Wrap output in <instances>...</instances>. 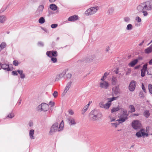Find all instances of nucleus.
<instances>
[{"instance_id": "nucleus-63", "label": "nucleus", "mask_w": 152, "mask_h": 152, "mask_svg": "<svg viewBox=\"0 0 152 152\" xmlns=\"http://www.w3.org/2000/svg\"><path fill=\"white\" fill-rule=\"evenodd\" d=\"M132 114L137 116H138L139 115V114L138 113Z\"/></svg>"}, {"instance_id": "nucleus-19", "label": "nucleus", "mask_w": 152, "mask_h": 152, "mask_svg": "<svg viewBox=\"0 0 152 152\" xmlns=\"http://www.w3.org/2000/svg\"><path fill=\"white\" fill-rule=\"evenodd\" d=\"M117 82V78L116 77L112 76L111 78V83L113 85L116 84Z\"/></svg>"}, {"instance_id": "nucleus-6", "label": "nucleus", "mask_w": 152, "mask_h": 152, "mask_svg": "<svg viewBox=\"0 0 152 152\" xmlns=\"http://www.w3.org/2000/svg\"><path fill=\"white\" fill-rule=\"evenodd\" d=\"M118 97H113L112 98H109L107 99L108 102L107 103L104 104V108L105 109H108L111 104V102L116 100Z\"/></svg>"}, {"instance_id": "nucleus-36", "label": "nucleus", "mask_w": 152, "mask_h": 152, "mask_svg": "<svg viewBox=\"0 0 152 152\" xmlns=\"http://www.w3.org/2000/svg\"><path fill=\"white\" fill-rule=\"evenodd\" d=\"M148 64L146 63L143 65L142 69L141 70H143L147 71V70Z\"/></svg>"}, {"instance_id": "nucleus-18", "label": "nucleus", "mask_w": 152, "mask_h": 152, "mask_svg": "<svg viewBox=\"0 0 152 152\" xmlns=\"http://www.w3.org/2000/svg\"><path fill=\"white\" fill-rule=\"evenodd\" d=\"M34 130L32 129L30 130L29 135L31 139L33 140L35 139V137L34 136Z\"/></svg>"}, {"instance_id": "nucleus-29", "label": "nucleus", "mask_w": 152, "mask_h": 152, "mask_svg": "<svg viewBox=\"0 0 152 152\" xmlns=\"http://www.w3.org/2000/svg\"><path fill=\"white\" fill-rule=\"evenodd\" d=\"M133 28V26L131 24H128L126 27V30L127 31H130Z\"/></svg>"}, {"instance_id": "nucleus-34", "label": "nucleus", "mask_w": 152, "mask_h": 152, "mask_svg": "<svg viewBox=\"0 0 152 152\" xmlns=\"http://www.w3.org/2000/svg\"><path fill=\"white\" fill-rule=\"evenodd\" d=\"M124 20L125 22L128 23L130 22V19L128 17H125L124 18Z\"/></svg>"}, {"instance_id": "nucleus-46", "label": "nucleus", "mask_w": 152, "mask_h": 152, "mask_svg": "<svg viewBox=\"0 0 152 152\" xmlns=\"http://www.w3.org/2000/svg\"><path fill=\"white\" fill-rule=\"evenodd\" d=\"M58 25L57 24H52L51 25V28H56L57 27V26H58Z\"/></svg>"}, {"instance_id": "nucleus-47", "label": "nucleus", "mask_w": 152, "mask_h": 152, "mask_svg": "<svg viewBox=\"0 0 152 152\" xmlns=\"http://www.w3.org/2000/svg\"><path fill=\"white\" fill-rule=\"evenodd\" d=\"M61 78L60 77V76L59 75H56L55 79L56 81H57L59 80H60Z\"/></svg>"}, {"instance_id": "nucleus-41", "label": "nucleus", "mask_w": 152, "mask_h": 152, "mask_svg": "<svg viewBox=\"0 0 152 152\" xmlns=\"http://www.w3.org/2000/svg\"><path fill=\"white\" fill-rule=\"evenodd\" d=\"M99 105L100 107L104 108V104L103 102H101L99 104Z\"/></svg>"}, {"instance_id": "nucleus-35", "label": "nucleus", "mask_w": 152, "mask_h": 152, "mask_svg": "<svg viewBox=\"0 0 152 152\" xmlns=\"http://www.w3.org/2000/svg\"><path fill=\"white\" fill-rule=\"evenodd\" d=\"M148 89L150 93L152 94V85L151 84L148 85Z\"/></svg>"}, {"instance_id": "nucleus-54", "label": "nucleus", "mask_w": 152, "mask_h": 152, "mask_svg": "<svg viewBox=\"0 0 152 152\" xmlns=\"http://www.w3.org/2000/svg\"><path fill=\"white\" fill-rule=\"evenodd\" d=\"M142 89L143 90V91H144V92H145V88L144 86V85H143V83L142 84Z\"/></svg>"}, {"instance_id": "nucleus-56", "label": "nucleus", "mask_w": 152, "mask_h": 152, "mask_svg": "<svg viewBox=\"0 0 152 152\" xmlns=\"http://www.w3.org/2000/svg\"><path fill=\"white\" fill-rule=\"evenodd\" d=\"M17 72L20 75L22 74L23 73V71L22 70H17Z\"/></svg>"}, {"instance_id": "nucleus-38", "label": "nucleus", "mask_w": 152, "mask_h": 152, "mask_svg": "<svg viewBox=\"0 0 152 152\" xmlns=\"http://www.w3.org/2000/svg\"><path fill=\"white\" fill-rule=\"evenodd\" d=\"M135 20L137 23H140L141 21V18L139 16H137L135 18Z\"/></svg>"}, {"instance_id": "nucleus-53", "label": "nucleus", "mask_w": 152, "mask_h": 152, "mask_svg": "<svg viewBox=\"0 0 152 152\" xmlns=\"http://www.w3.org/2000/svg\"><path fill=\"white\" fill-rule=\"evenodd\" d=\"M111 124L113 125H114L115 128H116L117 126L119 124V123H111Z\"/></svg>"}, {"instance_id": "nucleus-55", "label": "nucleus", "mask_w": 152, "mask_h": 152, "mask_svg": "<svg viewBox=\"0 0 152 152\" xmlns=\"http://www.w3.org/2000/svg\"><path fill=\"white\" fill-rule=\"evenodd\" d=\"M131 70L130 69H129L126 72V75H128L130 74L131 73Z\"/></svg>"}, {"instance_id": "nucleus-43", "label": "nucleus", "mask_w": 152, "mask_h": 152, "mask_svg": "<svg viewBox=\"0 0 152 152\" xmlns=\"http://www.w3.org/2000/svg\"><path fill=\"white\" fill-rule=\"evenodd\" d=\"M65 73L66 72L64 71L62 72L61 73H60V74H59L60 76V77L61 78L64 77Z\"/></svg>"}, {"instance_id": "nucleus-62", "label": "nucleus", "mask_w": 152, "mask_h": 152, "mask_svg": "<svg viewBox=\"0 0 152 152\" xmlns=\"http://www.w3.org/2000/svg\"><path fill=\"white\" fill-rule=\"evenodd\" d=\"M148 63L150 65H152V59L149 61Z\"/></svg>"}, {"instance_id": "nucleus-13", "label": "nucleus", "mask_w": 152, "mask_h": 152, "mask_svg": "<svg viewBox=\"0 0 152 152\" xmlns=\"http://www.w3.org/2000/svg\"><path fill=\"white\" fill-rule=\"evenodd\" d=\"M72 84V82L71 81H69L67 83L65 88V89L62 94V96H64L65 95L67 91L69 89V88L71 87Z\"/></svg>"}, {"instance_id": "nucleus-40", "label": "nucleus", "mask_w": 152, "mask_h": 152, "mask_svg": "<svg viewBox=\"0 0 152 152\" xmlns=\"http://www.w3.org/2000/svg\"><path fill=\"white\" fill-rule=\"evenodd\" d=\"M141 76L142 77H143L145 76V74L146 71L143 70H141Z\"/></svg>"}, {"instance_id": "nucleus-27", "label": "nucleus", "mask_w": 152, "mask_h": 152, "mask_svg": "<svg viewBox=\"0 0 152 152\" xmlns=\"http://www.w3.org/2000/svg\"><path fill=\"white\" fill-rule=\"evenodd\" d=\"M120 109L119 107V106H118L116 107H113L111 110V112L112 113H113L119 110Z\"/></svg>"}, {"instance_id": "nucleus-33", "label": "nucleus", "mask_w": 152, "mask_h": 152, "mask_svg": "<svg viewBox=\"0 0 152 152\" xmlns=\"http://www.w3.org/2000/svg\"><path fill=\"white\" fill-rule=\"evenodd\" d=\"M6 46V44L5 42H2L0 45V48L2 49L5 48Z\"/></svg>"}, {"instance_id": "nucleus-8", "label": "nucleus", "mask_w": 152, "mask_h": 152, "mask_svg": "<svg viewBox=\"0 0 152 152\" xmlns=\"http://www.w3.org/2000/svg\"><path fill=\"white\" fill-rule=\"evenodd\" d=\"M99 86L101 88L107 89L109 86L107 81H101L99 83Z\"/></svg>"}, {"instance_id": "nucleus-22", "label": "nucleus", "mask_w": 152, "mask_h": 152, "mask_svg": "<svg viewBox=\"0 0 152 152\" xmlns=\"http://www.w3.org/2000/svg\"><path fill=\"white\" fill-rule=\"evenodd\" d=\"M78 19V17L77 15H73L70 16L68 18V20L72 21Z\"/></svg>"}, {"instance_id": "nucleus-17", "label": "nucleus", "mask_w": 152, "mask_h": 152, "mask_svg": "<svg viewBox=\"0 0 152 152\" xmlns=\"http://www.w3.org/2000/svg\"><path fill=\"white\" fill-rule=\"evenodd\" d=\"M68 120L69 122V124L70 125H75L76 124L75 119L74 118H68Z\"/></svg>"}, {"instance_id": "nucleus-7", "label": "nucleus", "mask_w": 152, "mask_h": 152, "mask_svg": "<svg viewBox=\"0 0 152 152\" xmlns=\"http://www.w3.org/2000/svg\"><path fill=\"white\" fill-rule=\"evenodd\" d=\"M49 105L47 104L42 103L38 106V110H41L42 111H46L49 109Z\"/></svg>"}, {"instance_id": "nucleus-64", "label": "nucleus", "mask_w": 152, "mask_h": 152, "mask_svg": "<svg viewBox=\"0 0 152 152\" xmlns=\"http://www.w3.org/2000/svg\"><path fill=\"white\" fill-rule=\"evenodd\" d=\"M139 96L141 97L142 96V92H140Z\"/></svg>"}, {"instance_id": "nucleus-21", "label": "nucleus", "mask_w": 152, "mask_h": 152, "mask_svg": "<svg viewBox=\"0 0 152 152\" xmlns=\"http://www.w3.org/2000/svg\"><path fill=\"white\" fill-rule=\"evenodd\" d=\"M138 61V60L137 59H135L133 61L131 62L128 65L130 67H133L136 64H137Z\"/></svg>"}, {"instance_id": "nucleus-16", "label": "nucleus", "mask_w": 152, "mask_h": 152, "mask_svg": "<svg viewBox=\"0 0 152 152\" xmlns=\"http://www.w3.org/2000/svg\"><path fill=\"white\" fill-rule=\"evenodd\" d=\"M114 8L113 7H109L107 10V14L108 15H111L113 14L114 12Z\"/></svg>"}, {"instance_id": "nucleus-26", "label": "nucleus", "mask_w": 152, "mask_h": 152, "mask_svg": "<svg viewBox=\"0 0 152 152\" xmlns=\"http://www.w3.org/2000/svg\"><path fill=\"white\" fill-rule=\"evenodd\" d=\"M127 118H125V117L121 116V118H120V119L118 120L117 121H118V123H121L125 121L127 119Z\"/></svg>"}, {"instance_id": "nucleus-23", "label": "nucleus", "mask_w": 152, "mask_h": 152, "mask_svg": "<svg viewBox=\"0 0 152 152\" xmlns=\"http://www.w3.org/2000/svg\"><path fill=\"white\" fill-rule=\"evenodd\" d=\"M143 115L146 118H148L150 115L149 111L148 110H145L143 112Z\"/></svg>"}, {"instance_id": "nucleus-1", "label": "nucleus", "mask_w": 152, "mask_h": 152, "mask_svg": "<svg viewBox=\"0 0 152 152\" xmlns=\"http://www.w3.org/2000/svg\"><path fill=\"white\" fill-rule=\"evenodd\" d=\"M152 9V1H149L140 3L136 8L137 13H142L144 16L148 15L147 11Z\"/></svg>"}, {"instance_id": "nucleus-24", "label": "nucleus", "mask_w": 152, "mask_h": 152, "mask_svg": "<svg viewBox=\"0 0 152 152\" xmlns=\"http://www.w3.org/2000/svg\"><path fill=\"white\" fill-rule=\"evenodd\" d=\"M50 8L53 11H56L58 8L56 5L54 4H51L50 5Z\"/></svg>"}, {"instance_id": "nucleus-42", "label": "nucleus", "mask_w": 152, "mask_h": 152, "mask_svg": "<svg viewBox=\"0 0 152 152\" xmlns=\"http://www.w3.org/2000/svg\"><path fill=\"white\" fill-rule=\"evenodd\" d=\"M72 76V74L71 73H68L66 74L67 78L69 79H70Z\"/></svg>"}, {"instance_id": "nucleus-52", "label": "nucleus", "mask_w": 152, "mask_h": 152, "mask_svg": "<svg viewBox=\"0 0 152 152\" xmlns=\"http://www.w3.org/2000/svg\"><path fill=\"white\" fill-rule=\"evenodd\" d=\"M69 113L71 115H73L74 114V112L72 110H69Z\"/></svg>"}, {"instance_id": "nucleus-44", "label": "nucleus", "mask_w": 152, "mask_h": 152, "mask_svg": "<svg viewBox=\"0 0 152 152\" xmlns=\"http://www.w3.org/2000/svg\"><path fill=\"white\" fill-rule=\"evenodd\" d=\"M58 92L56 91H54L53 95L54 98H56L58 96Z\"/></svg>"}, {"instance_id": "nucleus-30", "label": "nucleus", "mask_w": 152, "mask_h": 152, "mask_svg": "<svg viewBox=\"0 0 152 152\" xmlns=\"http://www.w3.org/2000/svg\"><path fill=\"white\" fill-rule=\"evenodd\" d=\"M38 21L39 23L43 24L45 22V20L44 17H41L39 19Z\"/></svg>"}, {"instance_id": "nucleus-37", "label": "nucleus", "mask_w": 152, "mask_h": 152, "mask_svg": "<svg viewBox=\"0 0 152 152\" xmlns=\"http://www.w3.org/2000/svg\"><path fill=\"white\" fill-rule=\"evenodd\" d=\"M14 116L15 115L13 113H11L8 115L7 117L10 118H12L14 117Z\"/></svg>"}, {"instance_id": "nucleus-57", "label": "nucleus", "mask_w": 152, "mask_h": 152, "mask_svg": "<svg viewBox=\"0 0 152 152\" xmlns=\"http://www.w3.org/2000/svg\"><path fill=\"white\" fill-rule=\"evenodd\" d=\"M20 78L22 79H23L25 77V75L24 74L22 73L20 75Z\"/></svg>"}, {"instance_id": "nucleus-31", "label": "nucleus", "mask_w": 152, "mask_h": 152, "mask_svg": "<svg viewBox=\"0 0 152 152\" xmlns=\"http://www.w3.org/2000/svg\"><path fill=\"white\" fill-rule=\"evenodd\" d=\"M129 108L130 109L131 113L134 112L135 111V109L133 105H130L129 106Z\"/></svg>"}, {"instance_id": "nucleus-28", "label": "nucleus", "mask_w": 152, "mask_h": 152, "mask_svg": "<svg viewBox=\"0 0 152 152\" xmlns=\"http://www.w3.org/2000/svg\"><path fill=\"white\" fill-rule=\"evenodd\" d=\"M6 20V18L4 15L0 16V22L3 23Z\"/></svg>"}, {"instance_id": "nucleus-58", "label": "nucleus", "mask_w": 152, "mask_h": 152, "mask_svg": "<svg viewBox=\"0 0 152 152\" xmlns=\"http://www.w3.org/2000/svg\"><path fill=\"white\" fill-rule=\"evenodd\" d=\"M108 75V74L106 72L104 74V75L103 76L105 78Z\"/></svg>"}, {"instance_id": "nucleus-3", "label": "nucleus", "mask_w": 152, "mask_h": 152, "mask_svg": "<svg viewBox=\"0 0 152 152\" xmlns=\"http://www.w3.org/2000/svg\"><path fill=\"white\" fill-rule=\"evenodd\" d=\"M102 116V113L97 110H93L91 111L89 115L91 120L93 121L101 119Z\"/></svg>"}, {"instance_id": "nucleus-61", "label": "nucleus", "mask_w": 152, "mask_h": 152, "mask_svg": "<svg viewBox=\"0 0 152 152\" xmlns=\"http://www.w3.org/2000/svg\"><path fill=\"white\" fill-rule=\"evenodd\" d=\"M110 47L109 46L107 47L106 49V52H108L110 50Z\"/></svg>"}, {"instance_id": "nucleus-45", "label": "nucleus", "mask_w": 152, "mask_h": 152, "mask_svg": "<svg viewBox=\"0 0 152 152\" xmlns=\"http://www.w3.org/2000/svg\"><path fill=\"white\" fill-rule=\"evenodd\" d=\"M51 60L53 63H56L57 62V59L55 57H52Z\"/></svg>"}, {"instance_id": "nucleus-15", "label": "nucleus", "mask_w": 152, "mask_h": 152, "mask_svg": "<svg viewBox=\"0 0 152 152\" xmlns=\"http://www.w3.org/2000/svg\"><path fill=\"white\" fill-rule=\"evenodd\" d=\"M0 66H1L2 69L4 70H6L7 71H11L12 69L9 68V65L6 64H2L0 63Z\"/></svg>"}, {"instance_id": "nucleus-59", "label": "nucleus", "mask_w": 152, "mask_h": 152, "mask_svg": "<svg viewBox=\"0 0 152 152\" xmlns=\"http://www.w3.org/2000/svg\"><path fill=\"white\" fill-rule=\"evenodd\" d=\"M33 122H30L28 124L30 127H31L33 126Z\"/></svg>"}, {"instance_id": "nucleus-51", "label": "nucleus", "mask_w": 152, "mask_h": 152, "mask_svg": "<svg viewBox=\"0 0 152 152\" xmlns=\"http://www.w3.org/2000/svg\"><path fill=\"white\" fill-rule=\"evenodd\" d=\"M38 45L40 46H44V44L41 42H39L38 43Z\"/></svg>"}, {"instance_id": "nucleus-49", "label": "nucleus", "mask_w": 152, "mask_h": 152, "mask_svg": "<svg viewBox=\"0 0 152 152\" xmlns=\"http://www.w3.org/2000/svg\"><path fill=\"white\" fill-rule=\"evenodd\" d=\"M17 71H13L12 72V74L13 75H18V73H17Z\"/></svg>"}, {"instance_id": "nucleus-25", "label": "nucleus", "mask_w": 152, "mask_h": 152, "mask_svg": "<svg viewBox=\"0 0 152 152\" xmlns=\"http://www.w3.org/2000/svg\"><path fill=\"white\" fill-rule=\"evenodd\" d=\"M128 115V114L127 113V110H123V113L121 116L125 118H127Z\"/></svg>"}, {"instance_id": "nucleus-39", "label": "nucleus", "mask_w": 152, "mask_h": 152, "mask_svg": "<svg viewBox=\"0 0 152 152\" xmlns=\"http://www.w3.org/2000/svg\"><path fill=\"white\" fill-rule=\"evenodd\" d=\"M109 118L110 120V121L111 122L115 121L116 119L115 117L112 118L111 115L109 116Z\"/></svg>"}, {"instance_id": "nucleus-9", "label": "nucleus", "mask_w": 152, "mask_h": 152, "mask_svg": "<svg viewBox=\"0 0 152 152\" xmlns=\"http://www.w3.org/2000/svg\"><path fill=\"white\" fill-rule=\"evenodd\" d=\"M44 8V5H40L38 7L37 10L35 12V14L36 16H39L42 14Z\"/></svg>"}, {"instance_id": "nucleus-50", "label": "nucleus", "mask_w": 152, "mask_h": 152, "mask_svg": "<svg viewBox=\"0 0 152 152\" xmlns=\"http://www.w3.org/2000/svg\"><path fill=\"white\" fill-rule=\"evenodd\" d=\"M13 64L15 66H18V62L17 61H16V60H14V61H13Z\"/></svg>"}, {"instance_id": "nucleus-48", "label": "nucleus", "mask_w": 152, "mask_h": 152, "mask_svg": "<svg viewBox=\"0 0 152 152\" xmlns=\"http://www.w3.org/2000/svg\"><path fill=\"white\" fill-rule=\"evenodd\" d=\"M49 104L51 105V107H53L55 105V103L54 102H50L49 103Z\"/></svg>"}, {"instance_id": "nucleus-12", "label": "nucleus", "mask_w": 152, "mask_h": 152, "mask_svg": "<svg viewBox=\"0 0 152 152\" xmlns=\"http://www.w3.org/2000/svg\"><path fill=\"white\" fill-rule=\"evenodd\" d=\"M112 95L114 96L120 93V89L118 86L113 87L112 88Z\"/></svg>"}, {"instance_id": "nucleus-32", "label": "nucleus", "mask_w": 152, "mask_h": 152, "mask_svg": "<svg viewBox=\"0 0 152 152\" xmlns=\"http://www.w3.org/2000/svg\"><path fill=\"white\" fill-rule=\"evenodd\" d=\"M89 105V104H88L84 107L83 109V112L82 113L83 114L85 113L86 111L88 108Z\"/></svg>"}, {"instance_id": "nucleus-10", "label": "nucleus", "mask_w": 152, "mask_h": 152, "mask_svg": "<svg viewBox=\"0 0 152 152\" xmlns=\"http://www.w3.org/2000/svg\"><path fill=\"white\" fill-rule=\"evenodd\" d=\"M144 131L145 130L143 129H141L136 133V135L138 137H141L142 136L144 137L145 136L148 137V134L145 133Z\"/></svg>"}, {"instance_id": "nucleus-5", "label": "nucleus", "mask_w": 152, "mask_h": 152, "mask_svg": "<svg viewBox=\"0 0 152 152\" xmlns=\"http://www.w3.org/2000/svg\"><path fill=\"white\" fill-rule=\"evenodd\" d=\"M132 126L135 129H140L141 124L140 121L138 120L133 121L132 123Z\"/></svg>"}, {"instance_id": "nucleus-60", "label": "nucleus", "mask_w": 152, "mask_h": 152, "mask_svg": "<svg viewBox=\"0 0 152 152\" xmlns=\"http://www.w3.org/2000/svg\"><path fill=\"white\" fill-rule=\"evenodd\" d=\"M104 78V77L103 76L102 77L101 79V80H102V81H105V79Z\"/></svg>"}, {"instance_id": "nucleus-2", "label": "nucleus", "mask_w": 152, "mask_h": 152, "mask_svg": "<svg viewBox=\"0 0 152 152\" xmlns=\"http://www.w3.org/2000/svg\"><path fill=\"white\" fill-rule=\"evenodd\" d=\"M58 124L57 122H56L53 124L50 128V130L49 133V134L52 135L57 131L59 132L62 130L64 126L63 121H61L58 128Z\"/></svg>"}, {"instance_id": "nucleus-20", "label": "nucleus", "mask_w": 152, "mask_h": 152, "mask_svg": "<svg viewBox=\"0 0 152 152\" xmlns=\"http://www.w3.org/2000/svg\"><path fill=\"white\" fill-rule=\"evenodd\" d=\"M152 52V45L145 50V53L146 54H149Z\"/></svg>"}, {"instance_id": "nucleus-4", "label": "nucleus", "mask_w": 152, "mask_h": 152, "mask_svg": "<svg viewBox=\"0 0 152 152\" xmlns=\"http://www.w3.org/2000/svg\"><path fill=\"white\" fill-rule=\"evenodd\" d=\"M99 9L98 7H94L89 8L85 12V14L86 16H90L94 15Z\"/></svg>"}, {"instance_id": "nucleus-14", "label": "nucleus", "mask_w": 152, "mask_h": 152, "mask_svg": "<svg viewBox=\"0 0 152 152\" xmlns=\"http://www.w3.org/2000/svg\"><path fill=\"white\" fill-rule=\"evenodd\" d=\"M46 55L48 57H51V55L52 54V56L53 57H56L58 55L57 52L56 51H48L46 52Z\"/></svg>"}, {"instance_id": "nucleus-11", "label": "nucleus", "mask_w": 152, "mask_h": 152, "mask_svg": "<svg viewBox=\"0 0 152 152\" xmlns=\"http://www.w3.org/2000/svg\"><path fill=\"white\" fill-rule=\"evenodd\" d=\"M136 82L134 80L131 81L129 86V90L131 91H134L136 86Z\"/></svg>"}]
</instances>
